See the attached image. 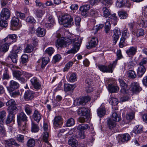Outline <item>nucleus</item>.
Listing matches in <instances>:
<instances>
[{
  "mask_svg": "<svg viewBox=\"0 0 147 147\" xmlns=\"http://www.w3.org/2000/svg\"><path fill=\"white\" fill-rule=\"evenodd\" d=\"M75 87L74 84H65L64 85V90L65 92L72 91Z\"/></svg>",
  "mask_w": 147,
  "mask_h": 147,
  "instance_id": "nucleus-30",
  "label": "nucleus"
},
{
  "mask_svg": "<svg viewBox=\"0 0 147 147\" xmlns=\"http://www.w3.org/2000/svg\"><path fill=\"white\" fill-rule=\"evenodd\" d=\"M139 26L142 27L146 28L147 27V21L142 20L140 21Z\"/></svg>",
  "mask_w": 147,
  "mask_h": 147,
  "instance_id": "nucleus-64",
  "label": "nucleus"
},
{
  "mask_svg": "<svg viewBox=\"0 0 147 147\" xmlns=\"http://www.w3.org/2000/svg\"><path fill=\"white\" fill-rule=\"evenodd\" d=\"M98 43V40L97 38L92 37L88 43L87 44L86 47L88 49H90L96 47Z\"/></svg>",
  "mask_w": 147,
  "mask_h": 147,
  "instance_id": "nucleus-13",
  "label": "nucleus"
},
{
  "mask_svg": "<svg viewBox=\"0 0 147 147\" xmlns=\"http://www.w3.org/2000/svg\"><path fill=\"white\" fill-rule=\"evenodd\" d=\"M8 59L10 58L12 62L14 63H16L18 59L17 54L13 52H11L8 56Z\"/></svg>",
  "mask_w": 147,
  "mask_h": 147,
  "instance_id": "nucleus-25",
  "label": "nucleus"
},
{
  "mask_svg": "<svg viewBox=\"0 0 147 147\" xmlns=\"http://www.w3.org/2000/svg\"><path fill=\"white\" fill-rule=\"evenodd\" d=\"M63 123V120L61 117L60 116L55 117L53 120V125L56 127L61 126Z\"/></svg>",
  "mask_w": 147,
  "mask_h": 147,
  "instance_id": "nucleus-16",
  "label": "nucleus"
},
{
  "mask_svg": "<svg viewBox=\"0 0 147 147\" xmlns=\"http://www.w3.org/2000/svg\"><path fill=\"white\" fill-rule=\"evenodd\" d=\"M108 87L109 91L111 92H117L119 90V88L118 86L112 85L109 84Z\"/></svg>",
  "mask_w": 147,
  "mask_h": 147,
  "instance_id": "nucleus-34",
  "label": "nucleus"
},
{
  "mask_svg": "<svg viewBox=\"0 0 147 147\" xmlns=\"http://www.w3.org/2000/svg\"><path fill=\"white\" fill-rule=\"evenodd\" d=\"M131 90L134 93H136L140 92L141 88L137 83L133 84L131 87Z\"/></svg>",
  "mask_w": 147,
  "mask_h": 147,
  "instance_id": "nucleus-23",
  "label": "nucleus"
},
{
  "mask_svg": "<svg viewBox=\"0 0 147 147\" xmlns=\"http://www.w3.org/2000/svg\"><path fill=\"white\" fill-rule=\"evenodd\" d=\"M49 61V59L48 57L46 56L41 58L38 61V63L37 66L38 69L41 70L44 69Z\"/></svg>",
  "mask_w": 147,
  "mask_h": 147,
  "instance_id": "nucleus-7",
  "label": "nucleus"
},
{
  "mask_svg": "<svg viewBox=\"0 0 147 147\" xmlns=\"http://www.w3.org/2000/svg\"><path fill=\"white\" fill-rule=\"evenodd\" d=\"M128 75L130 78H134L136 75L135 71L132 70H129L128 71Z\"/></svg>",
  "mask_w": 147,
  "mask_h": 147,
  "instance_id": "nucleus-51",
  "label": "nucleus"
},
{
  "mask_svg": "<svg viewBox=\"0 0 147 147\" xmlns=\"http://www.w3.org/2000/svg\"><path fill=\"white\" fill-rule=\"evenodd\" d=\"M77 112L78 114L80 115L78 119V121L80 123H84L89 116L88 109L84 107H82L78 109Z\"/></svg>",
  "mask_w": 147,
  "mask_h": 147,
  "instance_id": "nucleus-3",
  "label": "nucleus"
},
{
  "mask_svg": "<svg viewBox=\"0 0 147 147\" xmlns=\"http://www.w3.org/2000/svg\"><path fill=\"white\" fill-rule=\"evenodd\" d=\"M17 121L18 125H21L22 121L26 122L28 121L27 117L23 112H21L17 116Z\"/></svg>",
  "mask_w": 147,
  "mask_h": 147,
  "instance_id": "nucleus-10",
  "label": "nucleus"
},
{
  "mask_svg": "<svg viewBox=\"0 0 147 147\" xmlns=\"http://www.w3.org/2000/svg\"><path fill=\"white\" fill-rule=\"evenodd\" d=\"M34 92L30 90H27L25 92L24 98L26 101L32 100L34 97Z\"/></svg>",
  "mask_w": 147,
  "mask_h": 147,
  "instance_id": "nucleus-14",
  "label": "nucleus"
},
{
  "mask_svg": "<svg viewBox=\"0 0 147 147\" xmlns=\"http://www.w3.org/2000/svg\"><path fill=\"white\" fill-rule=\"evenodd\" d=\"M24 109L28 115H30L32 113V107L28 105H26L24 106Z\"/></svg>",
  "mask_w": 147,
  "mask_h": 147,
  "instance_id": "nucleus-42",
  "label": "nucleus"
},
{
  "mask_svg": "<svg viewBox=\"0 0 147 147\" xmlns=\"http://www.w3.org/2000/svg\"><path fill=\"white\" fill-rule=\"evenodd\" d=\"M113 31L114 34L113 37L115 43H116L119 38V35H121V33L119 30L116 28Z\"/></svg>",
  "mask_w": 147,
  "mask_h": 147,
  "instance_id": "nucleus-24",
  "label": "nucleus"
},
{
  "mask_svg": "<svg viewBox=\"0 0 147 147\" xmlns=\"http://www.w3.org/2000/svg\"><path fill=\"white\" fill-rule=\"evenodd\" d=\"M59 22L61 24H63L64 27L71 26L74 23L73 18L69 15H65L60 17L59 18Z\"/></svg>",
  "mask_w": 147,
  "mask_h": 147,
  "instance_id": "nucleus-2",
  "label": "nucleus"
},
{
  "mask_svg": "<svg viewBox=\"0 0 147 147\" xmlns=\"http://www.w3.org/2000/svg\"><path fill=\"white\" fill-rule=\"evenodd\" d=\"M23 74L24 71H22L16 70L13 72V75L17 79L23 83L24 82L25 80L23 78L21 77V76Z\"/></svg>",
  "mask_w": 147,
  "mask_h": 147,
  "instance_id": "nucleus-12",
  "label": "nucleus"
},
{
  "mask_svg": "<svg viewBox=\"0 0 147 147\" xmlns=\"http://www.w3.org/2000/svg\"><path fill=\"white\" fill-rule=\"evenodd\" d=\"M146 71V69L144 66L140 65L137 70V74L138 77H141Z\"/></svg>",
  "mask_w": 147,
  "mask_h": 147,
  "instance_id": "nucleus-27",
  "label": "nucleus"
},
{
  "mask_svg": "<svg viewBox=\"0 0 147 147\" xmlns=\"http://www.w3.org/2000/svg\"><path fill=\"white\" fill-rule=\"evenodd\" d=\"M5 105L6 106L8 107L7 110L9 113H14L17 110V107L16 106V103L13 99H10L6 102Z\"/></svg>",
  "mask_w": 147,
  "mask_h": 147,
  "instance_id": "nucleus-6",
  "label": "nucleus"
},
{
  "mask_svg": "<svg viewBox=\"0 0 147 147\" xmlns=\"http://www.w3.org/2000/svg\"><path fill=\"white\" fill-rule=\"evenodd\" d=\"M16 139L19 142L21 143H24V136L18 134L17 136Z\"/></svg>",
  "mask_w": 147,
  "mask_h": 147,
  "instance_id": "nucleus-62",
  "label": "nucleus"
},
{
  "mask_svg": "<svg viewBox=\"0 0 147 147\" xmlns=\"http://www.w3.org/2000/svg\"><path fill=\"white\" fill-rule=\"evenodd\" d=\"M120 140L121 142H124L128 141L130 138L129 135L128 134H125L120 136Z\"/></svg>",
  "mask_w": 147,
  "mask_h": 147,
  "instance_id": "nucleus-40",
  "label": "nucleus"
},
{
  "mask_svg": "<svg viewBox=\"0 0 147 147\" xmlns=\"http://www.w3.org/2000/svg\"><path fill=\"white\" fill-rule=\"evenodd\" d=\"M73 64V62L72 61H69L65 65L63 71H67L71 67Z\"/></svg>",
  "mask_w": 147,
  "mask_h": 147,
  "instance_id": "nucleus-59",
  "label": "nucleus"
},
{
  "mask_svg": "<svg viewBox=\"0 0 147 147\" xmlns=\"http://www.w3.org/2000/svg\"><path fill=\"white\" fill-rule=\"evenodd\" d=\"M41 115L37 110H35L32 115L34 120L37 123H38L41 119Z\"/></svg>",
  "mask_w": 147,
  "mask_h": 147,
  "instance_id": "nucleus-22",
  "label": "nucleus"
},
{
  "mask_svg": "<svg viewBox=\"0 0 147 147\" xmlns=\"http://www.w3.org/2000/svg\"><path fill=\"white\" fill-rule=\"evenodd\" d=\"M33 50V47L31 45H27L24 49V52L27 53H30L32 52Z\"/></svg>",
  "mask_w": 147,
  "mask_h": 147,
  "instance_id": "nucleus-53",
  "label": "nucleus"
},
{
  "mask_svg": "<svg viewBox=\"0 0 147 147\" xmlns=\"http://www.w3.org/2000/svg\"><path fill=\"white\" fill-rule=\"evenodd\" d=\"M77 76L75 73H72L69 78V81L71 82H74L77 80Z\"/></svg>",
  "mask_w": 147,
  "mask_h": 147,
  "instance_id": "nucleus-48",
  "label": "nucleus"
},
{
  "mask_svg": "<svg viewBox=\"0 0 147 147\" xmlns=\"http://www.w3.org/2000/svg\"><path fill=\"white\" fill-rule=\"evenodd\" d=\"M10 96L12 97L16 98L20 95V92L19 90L15 91V90H11L8 91Z\"/></svg>",
  "mask_w": 147,
  "mask_h": 147,
  "instance_id": "nucleus-33",
  "label": "nucleus"
},
{
  "mask_svg": "<svg viewBox=\"0 0 147 147\" xmlns=\"http://www.w3.org/2000/svg\"><path fill=\"white\" fill-rule=\"evenodd\" d=\"M39 130V128L37 125L33 122L32 123L31 131L32 132H37Z\"/></svg>",
  "mask_w": 147,
  "mask_h": 147,
  "instance_id": "nucleus-56",
  "label": "nucleus"
},
{
  "mask_svg": "<svg viewBox=\"0 0 147 147\" xmlns=\"http://www.w3.org/2000/svg\"><path fill=\"white\" fill-rule=\"evenodd\" d=\"M86 86L87 87L86 89L87 92H90L92 91L91 85L92 84V80L89 78L86 79L85 80Z\"/></svg>",
  "mask_w": 147,
  "mask_h": 147,
  "instance_id": "nucleus-28",
  "label": "nucleus"
},
{
  "mask_svg": "<svg viewBox=\"0 0 147 147\" xmlns=\"http://www.w3.org/2000/svg\"><path fill=\"white\" fill-rule=\"evenodd\" d=\"M107 20L115 26L117 24V18L116 16V14L114 13L111 15Z\"/></svg>",
  "mask_w": 147,
  "mask_h": 147,
  "instance_id": "nucleus-29",
  "label": "nucleus"
},
{
  "mask_svg": "<svg viewBox=\"0 0 147 147\" xmlns=\"http://www.w3.org/2000/svg\"><path fill=\"white\" fill-rule=\"evenodd\" d=\"M19 129L21 132L24 134L27 133V127L26 126V123H24V124L22 125L21 123L20 126L19 125Z\"/></svg>",
  "mask_w": 147,
  "mask_h": 147,
  "instance_id": "nucleus-39",
  "label": "nucleus"
},
{
  "mask_svg": "<svg viewBox=\"0 0 147 147\" xmlns=\"http://www.w3.org/2000/svg\"><path fill=\"white\" fill-rule=\"evenodd\" d=\"M35 144V142L34 140L30 139L27 141V146L29 147H33L34 146Z\"/></svg>",
  "mask_w": 147,
  "mask_h": 147,
  "instance_id": "nucleus-50",
  "label": "nucleus"
},
{
  "mask_svg": "<svg viewBox=\"0 0 147 147\" xmlns=\"http://www.w3.org/2000/svg\"><path fill=\"white\" fill-rule=\"evenodd\" d=\"M68 42L67 41H65L62 39L58 38L57 39L56 42V46L57 47H66V43H67L68 45L70 43L73 44L74 47L68 50L66 53L67 54L76 53L79 50L80 47L81 43V41L78 37L75 36L74 35L71 36L69 37Z\"/></svg>",
  "mask_w": 147,
  "mask_h": 147,
  "instance_id": "nucleus-1",
  "label": "nucleus"
},
{
  "mask_svg": "<svg viewBox=\"0 0 147 147\" xmlns=\"http://www.w3.org/2000/svg\"><path fill=\"white\" fill-rule=\"evenodd\" d=\"M117 63V59L114 61L112 64L110 63L108 66L103 65H99L98 67L102 72L104 73H111L113 72V69L115 67Z\"/></svg>",
  "mask_w": 147,
  "mask_h": 147,
  "instance_id": "nucleus-4",
  "label": "nucleus"
},
{
  "mask_svg": "<svg viewBox=\"0 0 147 147\" xmlns=\"http://www.w3.org/2000/svg\"><path fill=\"white\" fill-rule=\"evenodd\" d=\"M68 144L72 147H76L78 145L77 140L74 138H71L68 141Z\"/></svg>",
  "mask_w": 147,
  "mask_h": 147,
  "instance_id": "nucleus-36",
  "label": "nucleus"
},
{
  "mask_svg": "<svg viewBox=\"0 0 147 147\" xmlns=\"http://www.w3.org/2000/svg\"><path fill=\"white\" fill-rule=\"evenodd\" d=\"M129 36V34L128 31L126 30H124L122 34V37L125 39H126Z\"/></svg>",
  "mask_w": 147,
  "mask_h": 147,
  "instance_id": "nucleus-63",
  "label": "nucleus"
},
{
  "mask_svg": "<svg viewBox=\"0 0 147 147\" xmlns=\"http://www.w3.org/2000/svg\"><path fill=\"white\" fill-rule=\"evenodd\" d=\"M116 5L118 7H122L124 6L129 7L130 5L127 0H117Z\"/></svg>",
  "mask_w": 147,
  "mask_h": 147,
  "instance_id": "nucleus-18",
  "label": "nucleus"
},
{
  "mask_svg": "<svg viewBox=\"0 0 147 147\" xmlns=\"http://www.w3.org/2000/svg\"><path fill=\"white\" fill-rule=\"evenodd\" d=\"M109 119L117 122L120 120L121 117L120 116L118 115L116 112H115L113 113L112 114V117Z\"/></svg>",
  "mask_w": 147,
  "mask_h": 147,
  "instance_id": "nucleus-38",
  "label": "nucleus"
},
{
  "mask_svg": "<svg viewBox=\"0 0 147 147\" xmlns=\"http://www.w3.org/2000/svg\"><path fill=\"white\" fill-rule=\"evenodd\" d=\"M74 119L72 118H71L68 119L66 123L67 127H70L74 125Z\"/></svg>",
  "mask_w": 147,
  "mask_h": 147,
  "instance_id": "nucleus-57",
  "label": "nucleus"
},
{
  "mask_svg": "<svg viewBox=\"0 0 147 147\" xmlns=\"http://www.w3.org/2000/svg\"><path fill=\"white\" fill-rule=\"evenodd\" d=\"M17 39V36L15 34H9L4 39L3 42H5L7 41L9 45H11Z\"/></svg>",
  "mask_w": 147,
  "mask_h": 147,
  "instance_id": "nucleus-8",
  "label": "nucleus"
},
{
  "mask_svg": "<svg viewBox=\"0 0 147 147\" xmlns=\"http://www.w3.org/2000/svg\"><path fill=\"white\" fill-rule=\"evenodd\" d=\"M116 122L115 121L109 119L107 122V125L109 129H113L115 127Z\"/></svg>",
  "mask_w": 147,
  "mask_h": 147,
  "instance_id": "nucleus-35",
  "label": "nucleus"
},
{
  "mask_svg": "<svg viewBox=\"0 0 147 147\" xmlns=\"http://www.w3.org/2000/svg\"><path fill=\"white\" fill-rule=\"evenodd\" d=\"M11 23V26L13 27H19L21 26L19 23V20L18 18L15 17L12 18Z\"/></svg>",
  "mask_w": 147,
  "mask_h": 147,
  "instance_id": "nucleus-26",
  "label": "nucleus"
},
{
  "mask_svg": "<svg viewBox=\"0 0 147 147\" xmlns=\"http://www.w3.org/2000/svg\"><path fill=\"white\" fill-rule=\"evenodd\" d=\"M13 113H9V114L6 120L5 123L6 124L10 123L13 121Z\"/></svg>",
  "mask_w": 147,
  "mask_h": 147,
  "instance_id": "nucleus-37",
  "label": "nucleus"
},
{
  "mask_svg": "<svg viewBox=\"0 0 147 147\" xmlns=\"http://www.w3.org/2000/svg\"><path fill=\"white\" fill-rule=\"evenodd\" d=\"M102 11L104 17L107 18L110 15V12L109 9L106 7H104L102 8Z\"/></svg>",
  "mask_w": 147,
  "mask_h": 147,
  "instance_id": "nucleus-47",
  "label": "nucleus"
},
{
  "mask_svg": "<svg viewBox=\"0 0 147 147\" xmlns=\"http://www.w3.org/2000/svg\"><path fill=\"white\" fill-rule=\"evenodd\" d=\"M90 8V6L89 5H84L80 7V10L82 12V13H84V12L85 14L86 12Z\"/></svg>",
  "mask_w": 147,
  "mask_h": 147,
  "instance_id": "nucleus-41",
  "label": "nucleus"
},
{
  "mask_svg": "<svg viewBox=\"0 0 147 147\" xmlns=\"http://www.w3.org/2000/svg\"><path fill=\"white\" fill-rule=\"evenodd\" d=\"M4 143L5 146L8 147H11L13 145H14L18 147L20 145V144L16 143L15 140L12 139L8 140H5Z\"/></svg>",
  "mask_w": 147,
  "mask_h": 147,
  "instance_id": "nucleus-19",
  "label": "nucleus"
},
{
  "mask_svg": "<svg viewBox=\"0 0 147 147\" xmlns=\"http://www.w3.org/2000/svg\"><path fill=\"white\" fill-rule=\"evenodd\" d=\"M4 71L3 79H8L9 78L8 69L7 68H5L4 69Z\"/></svg>",
  "mask_w": 147,
  "mask_h": 147,
  "instance_id": "nucleus-55",
  "label": "nucleus"
},
{
  "mask_svg": "<svg viewBox=\"0 0 147 147\" xmlns=\"http://www.w3.org/2000/svg\"><path fill=\"white\" fill-rule=\"evenodd\" d=\"M30 82L35 89H39L40 88L41 85L36 78H33L31 79Z\"/></svg>",
  "mask_w": 147,
  "mask_h": 147,
  "instance_id": "nucleus-20",
  "label": "nucleus"
},
{
  "mask_svg": "<svg viewBox=\"0 0 147 147\" xmlns=\"http://www.w3.org/2000/svg\"><path fill=\"white\" fill-rule=\"evenodd\" d=\"M46 33V30L40 27H38L36 30V34L38 37H43L45 35Z\"/></svg>",
  "mask_w": 147,
  "mask_h": 147,
  "instance_id": "nucleus-21",
  "label": "nucleus"
},
{
  "mask_svg": "<svg viewBox=\"0 0 147 147\" xmlns=\"http://www.w3.org/2000/svg\"><path fill=\"white\" fill-rule=\"evenodd\" d=\"M61 57L59 54H57L55 55L53 58V61L55 63L59 61L61 59Z\"/></svg>",
  "mask_w": 147,
  "mask_h": 147,
  "instance_id": "nucleus-60",
  "label": "nucleus"
},
{
  "mask_svg": "<svg viewBox=\"0 0 147 147\" xmlns=\"http://www.w3.org/2000/svg\"><path fill=\"white\" fill-rule=\"evenodd\" d=\"M49 137V134L48 132L46 131L43 133V140L47 144L49 143L48 140Z\"/></svg>",
  "mask_w": 147,
  "mask_h": 147,
  "instance_id": "nucleus-58",
  "label": "nucleus"
},
{
  "mask_svg": "<svg viewBox=\"0 0 147 147\" xmlns=\"http://www.w3.org/2000/svg\"><path fill=\"white\" fill-rule=\"evenodd\" d=\"M109 103L112 105H115L118 104V100L114 98L111 97L109 99Z\"/></svg>",
  "mask_w": 147,
  "mask_h": 147,
  "instance_id": "nucleus-52",
  "label": "nucleus"
},
{
  "mask_svg": "<svg viewBox=\"0 0 147 147\" xmlns=\"http://www.w3.org/2000/svg\"><path fill=\"white\" fill-rule=\"evenodd\" d=\"M118 81L120 84V86L121 87L120 92L124 94H127L128 91L127 84L121 78H119L118 79Z\"/></svg>",
  "mask_w": 147,
  "mask_h": 147,
  "instance_id": "nucleus-9",
  "label": "nucleus"
},
{
  "mask_svg": "<svg viewBox=\"0 0 147 147\" xmlns=\"http://www.w3.org/2000/svg\"><path fill=\"white\" fill-rule=\"evenodd\" d=\"M134 117V114L133 112L130 113L126 115V119L129 121H130Z\"/></svg>",
  "mask_w": 147,
  "mask_h": 147,
  "instance_id": "nucleus-61",
  "label": "nucleus"
},
{
  "mask_svg": "<svg viewBox=\"0 0 147 147\" xmlns=\"http://www.w3.org/2000/svg\"><path fill=\"white\" fill-rule=\"evenodd\" d=\"M118 15L121 19H125L127 18L128 14L127 11H121L118 12Z\"/></svg>",
  "mask_w": 147,
  "mask_h": 147,
  "instance_id": "nucleus-32",
  "label": "nucleus"
},
{
  "mask_svg": "<svg viewBox=\"0 0 147 147\" xmlns=\"http://www.w3.org/2000/svg\"><path fill=\"white\" fill-rule=\"evenodd\" d=\"M10 45L7 42L2 45L0 44V51L3 52L7 51L9 49Z\"/></svg>",
  "mask_w": 147,
  "mask_h": 147,
  "instance_id": "nucleus-31",
  "label": "nucleus"
},
{
  "mask_svg": "<svg viewBox=\"0 0 147 147\" xmlns=\"http://www.w3.org/2000/svg\"><path fill=\"white\" fill-rule=\"evenodd\" d=\"M19 86V84L17 82L13 80H11L9 86L7 87V90H15L18 88Z\"/></svg>",
  "mask_w": 147,
  "mask_h": 147,
  "instance_id": "nucleus-17",
  "label": "nucleus"
},
{
  "mask_svg": "<svg viewBox=\"0 0 147 147\" xmlns=\"http://www.w3.org/2000/svg\"><path fill=\"white\" fill-rule=\"evenodd\" d=\"M137 48L136 47L132 46L130 47L126 51V53L129 57H131L136 53Z\"/></svg>",
  "mask_w": 147,
  "mask_h": 147,
  "instance_id": "nucleus-15",
  "label": "nucleus"
},
{
  "mask_svg": "<svg viewBox=\"0 0 147 147\" xmlns=\"http://www.w3.org/2000/svg\"><path fill=\"white\" fill-rule=\"evenodd\" d=\"M9 10L7 8H3L1 13V19L7 20L10 16Z\"/></svg>",
  "mask_w": 147,
  "mask_h": 147,
  "instance_id": "nucleus-11",
  "label": "nucleus"
},
{
  "mask_svg": "<svg viewBox=\"0 0 147 147\" xmlns=\"http://www.w3.org/2000/svg\"><path fill=\"white\" fill-rule=\"evenodd\" d=\"M135 134H140L142 131V127L141 125H137L133 131Z\"/></svg>",
  "mask_w": 147,
  "mask_h": 147,
  "instance_id": "nucleus-44",
  "label": "nucleus"
},
{
  "mask_svg": "<svg viewBox=\"0 0 147 147\" xmlns=\"http://www.w3.org/2000/svg\"><path fill=\"white\" fill-rule=\"evenodd\" d=\"M45 11L41 9H38L36 10L35 14L38 18H41L45 13Z\"/></svg>",
  "mask_w": 147,
  "mask_h": 147,
  "instance_id": "nucleus-43",
  "label": "nucleus"
},
{
  "mask_svg": "<svg viewBox=\"0 0 147 147\" xmlns=\"http://www.w3.org/2000/svg\"><path fill=\"white\" fill-rule=\"evenodd\" d=\"M105 28L106 33H108L111 28V23L107 20L105 23Z\"/></svg>",
  "mask_w": 147,
  "mask_h": 147,
  "instance_id": "nucleus-49",
  "label": "nucleus"
},
{
  "mask_svg": "<svg viewBox=\"0 0 147 147\" xmlns=\"http://www.w3.org/2000/svg\"><path fill=\"white\" fill-rule=\"evenodd\" d=\"M97 111L98 116L100 117H102L105 113V109L103 108H98Z\"/></svg>",
  "mask_w": 147,
  "mask_h": 147,
  "instance_id": "nucleus-45",
  "label": "nucleus"
},
{
  "mask_svg": "<svg viewBox=\"0 0 147 147\" xmlns=\"http://www.w3.org/2000/svg\"><path fill=\"white\" fill-rule=\"evenodd\" d=\"M136 33L137 37L142 36L144 34V31L142 28L137 29Z\"/></svg>",
  "mask_w": 147,
  "mask_h": 147,
  "instance_id": "nucleus-54",
  "label": "nucleus"
},
{
  "mask_svg": "<svg viewBox=\"0 0 147 147\" xmlns=\"http://www.w3.org/2000/svg\"><path fill=\"white\" fill-rule=\"evenodd\" d=\"M6 116V113L5 111H3L0 112V124L3 123L4 119Z\"/></svg>",
  "mask_w": 147,
  "mask_h": 147,
  "instance_id": "nucleus-46",
  "label": "nucleus"
},
{
  "mask_svg": "<svg viewBox=\"0 0 147 147\" xmlns=\"http://www.w3.org/2000/svg\"><path fill=\"white\" fill-rule=\"evenodd\" d=\"M76 128L79 130L78 137L80 139H83L85 137L84 131L89 129L90 127L88 124H83L79 125L76 127Z\"/></svg>",
  "mask_w": 147,
  "mask_h": 147,
  "instance_id": "nucleus-5",
  "label": "nucleus"
}]
</instances>
